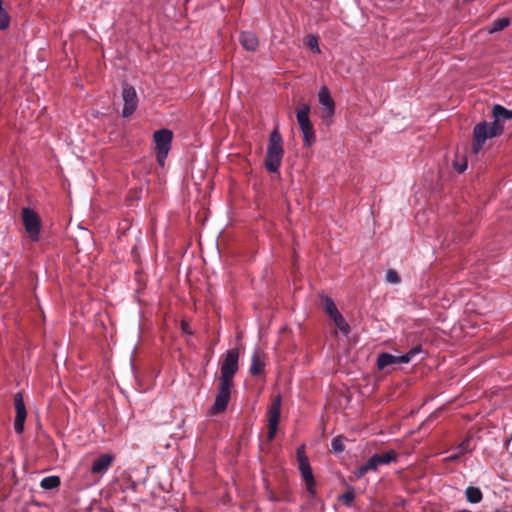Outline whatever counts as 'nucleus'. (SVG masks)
I'll return each mask as SVG.
<instances>
[{"label": "nucleus", "mask_w": 512, "mask_h": 512, "mask_svg": "<svg viewBox=\"0 0 512 512\" xmlns=\"http://www.w3.org/2000/svg\"><path fill=\"white\" fill-rule=\"evenodd\" d=\"M239 353L237 349H229L220 367V378L214 404L209 409V415L215 416L227 409L234 386V376L238 371Z\"/></svg>", "instance_id": "f257e3e1"}, {"label": "nucleus", "mask_w": 512, "mask_h": 512, "mask_svg": "<svg viewBox=\"0 0 512 512\" xmlns=\"http://www.w3.org/2000/svg\"><path fill=\"white\" fill-rule=\"evenodd\" d=\"M284 155L283 139L279 132L278 127H275L269 136L267 151L265 156V168L271 172L276 173L282 163Z\"/></svg>", "instance_id": "f03ea898"}, {"label": "nucleus", "mask_w": 512, "mask_h": 512, "mask_svg": "<svg viewBox=\"0 0 512 512\" xmlns=\"http://www.w3.org/2000/svg\"><path fill=\"white\" fill-rule=\"evenodd\" d=\"M503 130V125H498L493 122L483 121L476 124L473 129V153L478 154L486 140L500 136Z\"/></svg>", "instance_id": "7ed1b4c3"}, {"label": "nucleus", "mask_w": 512, "mask_h": 512, "mask_svg": "<svg viewBox=\"0 0 512 512\" xmlns=\"http://www.w3.org/2000/svg\"><path fill=\"white\" fill-rule=\"evenodd\" d=\"M398 454L395 450H388L383 453H376L372 455L366 463L361 465L354 471L356 479H361L368 472H376L381 465H389L392 462H396Z\"/></svg>", "instance_id": "20e7f679"}, {"label": "nucleus", "mask_w": 512, "mask_h": 512, "mask_svg": "<svg viewBox=\"0 0 512 512\" xmlns=\"http://www.w3.org/2000/svg\"><path fill=\"white\" fill-rule=\"evenodd\" d=\"M155 154L159 165L164 166L167 155L171 149L173 133L169 129L157 130L153 135Z\"/></svg>", "instance_id": "39448f33"}, {"label": "nucleus", "mask_w": 512, "mask_h": 512, "mask_svg": "<svg viewBox=\"0 0 512 512\" xmlns=\"http://www.w3.org/2000/svg\"><path fill=\"white\" fill-rule=\"evenodd\" d=\"M296 457L298 461V468L301 473L302 479L304 480L307 490L310 494L315 493L316 481L310 466L308 457L305 454V446L301 445L297 448Z\"/></svg>", "instance_id": "423d86ee"}, {"label": "nucleus", "mask_w": 512, "mask_h": 512, "mask_svg": "<svg viewBox=\"0 0 512 512\" xmlns=\"http://www.w3.org/2000/svg\"><path fill=\"white\" fill-rule=\"evenodd\" d=\"M22 221L30 240L37 242L40 238L41 228V221L37 213L30 208H23Z\"/></svg>", "instance_id": "0eeeda50"}, {"label": "nucleus", "mask_w": 512, "mask_h": 512, "mask_svg": "<svg viewBox=\"0 0 512 512\" xmlns=\"http://www.w3.org/2000/svg\"><path fill=\"white\" fill-rule=\"evenodd\" d=\"M281 414V396H276L268 408V440L272 441L277 433Z\"/></svg>", "instance_id": "6e6552de"}, {"label": "nucleus", "mask_w": 512, "mask_h": 512, "mask_svg": "<svg viewBox=\"0 0 512 512\" xmlns=\"http://www.w3.org/2000/svg\"><path fill=\"white\" fill-rule=\"evenodd\" d=\"M122 98L124 101L122 116L129 117L134 113L138 105V97L135 88L128 83H124L122 87Z\"/></svg>", "instance_id": "1a4fd4ad"}, {"label": "nucleus", "mask_w": 512, "mask_h": 512, "mask_svg": "<svg viewBox=\"0 0 512 512\" xmlns=\"http://www.w3.org/2000/svg\"><path fill=\"white\" fill-rule=\"evenodd\" d=\"M14 407L16 410L14 429L18 434H20L24 430V422L27 416L25 403L21 393H16L14 395Z\"/></svg>", "instance_id": "9d476101"}, {"label": "nucleus", "mask_w": 512, "mask_h": 512, "mask_svg": "<svg viewBox=\"0 0 512 512\" xmlns=\"http://www.w3.org/2000/svg\"><path fill=\"white\" fill-rule=\"evenodd\" d=\"M319 103L323 107L322 118L331 119L335 113V102L331 97L330 91L326 86H323L318 93Z\"/></svg>", "instance_id": "9b49d317"}, {"label": "nucleus", "mask_w": 512, "mask_h": 512, "mask_svg": "<svg viewBox=\"0 0 512 512\" xmlns=\"http://www.w3.org/2000/svg\"><path fill=\"white\" fill-rule=\"evenodd\" d=\"M409 363L406 356H395L387 352L380 353L377 358V368L383 370L388 366Z\"/></svg>", "instance_id": "f8f14e48"}, {"label": "nucleus", "mask_w": 512, "mask_h": 512, "mask_svg": "<svg viewBox=\"0 0 512 512\" xmlns=\"http://www.w3.org/2000/svg\"><path fill=\"white\" fill-rule=\"evenodd\" d=\"M114 457L110 454H102L96 458L91 466V473L103 474L111 466Z\"/></svg>", "instance_id": "ddd939ff"}, {"label": "nucleus", "mask_w": 512, "mask_h": 512, "mask_svg": "<svg viewBox=\"0 0 512 512\" xmlns=\"http://www.w3.org/2000/svg\"><path fill=\"white\" fill-rule=\"evenodd\" d=\"M265 355L259 350H255L252 354L250 374L252 376L261 375L264 372Z\"/></svg>", "instance_id": "4468645a"}, {"label": "nucleus", "mask_w": 512, "mask_h": 512, "mask_svg": "<svg viewBox=\"0 0 512 512\" xmlns=\"http://www.w3.org/2000/svg\"><path fill=\"white\" fill-rule=\"evenodd\" d=\"M239 42L245 50L250 52H255L259 46L258 38L252 32H242L239 36Z\"/></svg>", "instance_id": "2eb2a0df"}, {"label": "nucleus", "mask_w": 512, "mask_h": 512, "mask_svg": "<svg viewBox=\"0 0 512 512\" xmlns=\"http://www.w3.org/2000/svg\"><path fill=\"white\" fill-rule=\"evenodd\" d=\"M492 115L494 120L493 123L503 125L502 121L512 119V110H508L505 107L497 104L492 109Z\"/></svg>", "instance_id": "dca6fc26"}, {"label": "nucleus", "mask_w": 512, "mask_h": 512, "mask_svg": "<svg viewBox=\"0 0 512 512\" xmlns=\"http://www.w3.org/2000/svg\"><path fill=\"white\" fill-rule=\"evenodd\" d=\"M300 130L303 135L304 146L311 147L315 143V140H316L315 131H314L312 122H310L307 125H302V127H300Z\"/></svg>", "instance_id": "f3484780"}, {"label": "nucleus", "mask_w": 512, "mask_h": 512, "mask_svg": "<svg viewBox=\"0 0 512 512\" xmlns=\"http://www.w3.org/2000/svg\"><path fill=\"white\" fill-rule=\"evenodd\" d=\"M309 114H310V106L306 103L302 104L296 112V118H297L299 127H302V125H307L311 122L310 118H309Z\"/></svg>", "instance_id": "a211bd4d"}, {"label": "nucleus", "mask_w": 512, "mask_h": 512, "mask_svg": "<svg viewBox=\"0 0 512 512\" xmlns=\"http://www.w3.org/2000/svg\"><path fill=\"white\" fill-rule=\"evenodd\" d=\"M466 499L472 504L479 503L482 500L483 494L478 487L468 486L465 490Z\"/></svg>", "instance_id": "6ab92c4d"}, {"label": "nucleus", "mask_w": 512, "mask_h": 512, "mask_svg": "<svg viewBox=\"0 0 512 512\" xmlns=\"http://www.w3.org/2000/svg\"><path fill=\"white\" fill-rule=\"evenodd\" d=\"M509 24H510L509 18H506V17L499 18V19L494 20L491 23V25L487 27V31H488V33L492 34V33H495V32L505 29L506 27L509 26Z\"/></svg>", "instance_id": "aec40b11"}, {"label": "nucleus", "mask_w": 512, "mask_h": 512, "mask_svg": "<svg viewBox=\"0 0 512 512\" xmlns=\"http://www.w3.org/2000/svg\"><path fill=\"white\" fill-rule=\"evenodd\" d=\"M60 478L58 476H47L44 477L41 482L40 486L44 490H52L60 486Z\"/></svg>", "instance_id": "412c9836"}, {"label": "nucleus", "mask_w": 512, "mask_h": 512, "mask_svg": "<svg viewBox=\"0 0 512 512\" xmlns=\"http://www.w3.org/2000/svg\"><path fill=\"white\" fill-rule=\"evenodd\" d=\"M335 326L345 335H347L350 332V327L344 317L339 313L335 314L334 316L330 317Z\"/></svg>", "instance_id": "4be33fe9"}, {"label": "nucleus", "mask_w": 512, "mask_h": 512, "mask_svg": "<svg viewBox=\"0 0 512 512\" xmlns=\"http://www.w3.org/2000/svg\"><path fill=\"white\" fill-rule=\"evenodd\" d=\"M322 304L324 311L329 315V317H332L335 314L339 313L334 301L330 297H322Z\"/></svg>", "instance_id": "5701e85b"}, {"label": "nucleus", "mask_w": 512, "mask_h": 512, "mask_svg": "<svg viewBox=\"0 0 512 512\" xmlns=\"http://www.w3.org/2000/svg\"><path fill=\"white\" fill-rule=\"evenodd\" d=\"M472 436H466L462 442L457 446L456 450H459L463 455L471 453L474 450V446L471 445Z\"/></svg>", "instance_id": "b1692460"}, {"label": "nucleus", "mask_w": 512, "mask_h": 512, "mask_svg": "<svg viewBox=\"0 0 512 512\" xmlns=\"http://www.w3.org/2000/svg\"><path fill=\"white\" fill-rule=\"evenodd\" d=\"M10 25V16L3 8V1L0 0V30H6Z\"/></svg>", "instance_id": "393cba45"}, {"label": "nucleus", "mask_w": 512, "mask_h": 512, "mask_svg": "<svg viewBox=\"0 0 512 512\" xmlns=\"http://www.w3.org/2000/svg\"><path fill=\"white\" fill-rule=\"evenodd\" d=\"M355 498L354 489L352 487H348L345 493L341 494L338 497V500L343 502L347 506H351Z\"/></svg>", "instance_id": "a878e982"}, {"label": "nucleus", "mask_w": 512, "mask_h": 512, "mask_svg": "<svg viewBox=\"0 0 512 512\" xmlns=\"http://www.w3.org/2000/svg\"><path fill=\"white\" fill-rule=\"evenodd\" d=\"M331 449L335 453H341L344 451V438L342 436H336L331 441Z\"/></svg>", "instance_id": "bb28decb"}, {"label": "nucleus", "mask_w": 512, "mask_h": 512, "mask_svg": "<svg viewBox=\"0 0 512 512\" xmlns=\"http://www.w3.org/2000/svg\"><path fill=\"white\" fill-rule=\"evenodd\" d=\"M386 281L391 284H398L400 283L401 279L396 270L389 269L386 273Z\"/></svg>", "instance_id": "cd10ccee"}, {"label": "nucleus", "mask_w": 512, "mask_h": 512, "mask_svg": "<svg viewBox=\"0 0 512 512\" xmlns=\"http://www.w3.org/2000/svg\"><path fill=\"white\" fill-rule=\"evenodd\" d=\"M421 350H422V346L416 345L413 348H411L407 353L403 354L402 356L408 357L409 362H410L414 356H416L417 354H419L421 352Z\"/></svg>", "instance_id": "c85d7f7f"}, {"label": "nucleus", "mask_w": 512, "mask_h": 512, "mask_svg": "<svg viewBox=\"0 0 512 512\" xmlns=\"http://www.w3.org/2000/svg\"><path fill=\"white\" fill-rule=\"evenodd\" d=\"M307 45L314 51H316L317 53H320V49H319V46H318V39L317 37L315 36H309L308 37V41H307Z\"/></svg>", "instance_id": "c756f323"}, {"label": "nucleus", "mask_w": 512, "mask_h": 512, "mask_svg": "<svg viewBox=\"0 0 512 512\" xmlns=\"http://www.w3.org/2000/svg\"><path fill=\"white\" fill-rule=\"evenodd\" d=\"M463 454L459 451V450H456V452L450 454L449 456H447L446 458H444V462L446 463H450V462H455L457 461Z\"/></svg>", "instance_id": "7c9ffc66"}, {"label": "nucleus", "mask_w": 512, "mask_h": 512, "mask_svg": "<svg viewBox=\"0 0 512 512\" xmlns=\"http://www.w3.org/2000/svg\"><path fill=\"white\" fill-rule=\"evenodd\" d=\"M467 168V163H463L462 165H460L457 169H458V172L462 173L466 170Z\"/></svg>", "instance_id": "2f4dec72"}, {"label": "nucleus", "mask_w": 512, "mask_h": 512, "mask_svg": "<svg viewBox=\"0 0 512 512\" xmlns=\"http://www.w3.org/2000/svg\"><path fill=\"white\" fill-rule=\"evenodd\" d=\"M182 328H183L184 331H186L187 330L186 324H183Z\"/></svg>", "instance_id": "473e14b6"}, {"label": "nucleus", "mask_w": 512, "mask_h": 512, "mask_svg": "<svg viewBox=\"0 0 512 512\" xmlns=\"http://www.w3.org/2000/svg\"><path fill=\"white\" fill-rule=\"evenodd\" d=\"M494 512H500L499 510H495Z\"/></svg>", "instance_id": "72a5a7b5"}]
</instances>
